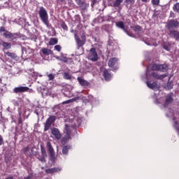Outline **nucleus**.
Segmentation results:
<instances>
[{
    "label": "nucleus",
    "instance_id": "nucleus-16",
    "mask_svg": "<svg viewBox=\"0 0 179 179\" xmlns=\"http://www.w3.org/2000/svg\"><path fill=\"white\" fill-rule=\"evenodd\" d=\"M64 134H66V135L64 137V139L66 141H69V139H71V129L68 124L65 125Z\"/></svg>",
    "mask_w": 179,
    "mask_h": 179
},
{
    "label": "nucleus",
    "instance_id": "nucleus-6",
    "mask_svg": "<svg viewBox=\"0 0 179 179\" xmlns=\"http://www.w3.org/2000/svg\"><path fill=\"white\" fill-rule=\"evenodd\" d=\"M88 59L93 61V62L99 61V55H97V52H96V48H92L90 49Z\"/></svg>",
    "mask_w": 179,
    "mask_h": 179
},
{
    "label": "nucleus",
    "instance_id": "nucleus-13",
    "mask_svg": "<svg viewBox=\"0 0 179 179\" xmlns=\"http://www.w3.org/2000/svg\"><path fill=\"white\" fill-rule=\"evenodd\" d=\"M173 100L174 99H173V94H167L165 97V101L164 102V108H166V107H167V106H169V104H171V103H173Z\"/></svg>",
    "mask_w": 179,
    "mask_h": 179
},
{
    "label": "nucleus",
    "instance_id": "nucleus-1",
    "mask_svg": "<svg viewBox=\"0 0 179 179\" xmlns=\"http://www.w3.org/2000/svg\"><path fill=\"white\" fill-rule=\"evenodd\" d=\"M153 71H159L160 72H167L169 71V66L166 64L148 65L147 66L145 76L147 80L152 79V78H159V76L156 74Z\"/></svg>",
    "mask_w": 179,
    "mask_h": 179
},
{
    "label": "nucleus",
    "instance_id": "nucleus-20",
    "mask_svg": "<svg viewBox=\"0 0 179 179\" xmlns=\"http://www.w3.org/2000/svg\"><path fill=\"white\" fill-rule=\"evenodd\" d=\"M77 80L80 83V86H89V85H90L89 81L83 79L82 77H78Z\"/></svg>",
    "mask_w": 179,
    "mask_h": 179
},
{
    "label": "nucleus",
    "instance_id": "nucleus-27",
    "mask_svg": "<svg viewBox=\"0 0 179 179\" xmlns=\"http://www.w3.org/2000/svg\"><path fill=\"white\" fill-rule=\"evenodd\" d=\"M115 24L119 29H122V30H125V25L124 24V22L119 21L115 22Z\"/></svg>",
    "mask_w": 179,
    "mask_h": 179
},
{
    "label": "nucleus",
    "instance_id": "nucleus-34",
    "mask_svg": "<svg viewBox=\"0 0 179 179\" xmlns=\"http://www.w3.org/2000/svg\"><path fill=\"white\" fill-rule=\"evenodd\" d=\"M76 101V98L71 99L64 101L63 104H69V103H73V101Z\"/></svg>",
    "mask_w": 179,
    "mask_h": 179
},
{
    "label": "nucleus",
    "instance_id": "nucleus-7",
    "mask_svg": "<svg viewBox=\"0 0 179 179\" xmlns=\"http://www.w3.org/2000/svg\"><path fill=\"white\" fill-rule=\"evenodd\" d=\"M108 66L113 68V71H117V69H118V58H111L108 62Z\"/></svg>",
    "mask_w": 179,
    "mask_h": 179
},
{
    "label": "nucleus",
    "instance_id": "nucleus-52",
    "mask_svg": "<svg viewBox=\"0 0 179 179\" xmlns=\"http://www.w3.org/2000/svg\"><path fill=\"white\" fill-rule=\"evenodd\" d=\"M80 122H82V121H81V120H79V121H78V123H77L76 125H80Z\"/></svg>",
    "mask_w": 179,
    "mask_h": 179
},
{
    "label": "nucleus",
    "instance_id": "nucleus-48",
    "mask_svg": "<svg viewBox=\"0 0 179 179\" xmlns=\"http://www.w3.org/2000/svg\"><path fill=\"white\" fill-rule=\"evenodd\" d=\"M22 122H23V119L20 116L18 118V124H22Z\"/></svg>",
    "mask_w": 179,
    "mask_h": 179
},
{
    "label": "nucleus",
    "instance_id": "nucleus-59",
    "mask_svg": "<svg viewBox=\"0 0 179 179\" xmlns=\"http://www.w3.org/2000/svg\"><path fill=\"white\" fill-rule=\"evenodd\" d=\"M39 76H41V75H40Z\"/></svg>",
    "mask_w": 179,
    "mask_h": 179
},
{
    "label": "nucleus",
    "instance_id": "nucleus-42",
    "mask_svg": "<svg viewBox=\"0 0 179 179\" xmlns=\"http://www.w3.org/2000/svg\"><path fill=\"white\" fill-rule=\"evenodd\" d=\"M5 143L3 142V137L0 135V146H2Z\"/></svg>",
    "mask_w": 179,
    "mask_h": 179
},
{
    "label": "nucleus",
    "instance_id": "nucleus-36",
    "mask_svg": "<svg viewBox=\"0 0 179 179\" xmlns=\"http://www.w3.org/2000/svg\"><path fill=\"white\" fill-rule=\"evenodd\" d=\"M174 12H179V3H177L173 6Z\"/></svg>",
    "mask_w": 179,
    "mask_h": 179
},
{
    "label": "nucleus",
    "instance_id": "nucleus-51",
    "mask_svg": "<svg viewBox=\"0 0 179 179\" xmlns=\"http://www.w3.org/2000/svg\"><path fill=\"white\" fill-rule=\"evenodd\" d=\"M62 29H64V30H68V26H66V24H63Z\"/></svg>",
    "mask_w": 179,
    "mask_h": 179
},
{
    "label": "nucleus",
    "instance_id": "nucleus-43",
    "mask_svg": "<svg viewBox=\"0 0 179 179\" xmlns=\"http://www.w3.org/2000/svg\"><path fill=\"white\" fill-rule=\"evenodd\" d=\"M26 152H29V147H25L22 149L23 153H26Z\"/></svg>",
    "mask_w": 179,
    "mask_h": 179
},
{
    "label": "nucleus",
    "instance_id": "nucleus-41",
    "mask_svg": "<svg viewBox=\"0 0 179 179\" xmlns=\"http://www.w3.org/2000/svg\"><path fill=\"white\" fill-rule=\"evenodd\" d=\"M163 100H164L163 98H160L159 99H157V101H156L157 104H162V103H163Z\"/></svg>",
    "mask_w": 179,
    "mask_h": 179
},
{
    "label": "nucleus",
    "instance_id": "nucleus-26",
    "mask_svg": "<svg viewBox=\"0 0 179 179\" xmlns=\"http://www.w3.org/2000/svg\"><path fill=\"white\" fill-rule=\"evenodd\" d=\"M124 2V0H115L113 1V8H120L121 3Z\"/></svg>",
    "mask_w": 179,
    "mask_h": 179
},
{
    "label": "nucleus",
    "instance_id": "nucleus-4",
    "mask_svg": "<svg viewBox=\"0 0 179 179\" xmlns=\"http://www.w3.org/2000/svg\"><path fill=\"white\" fill-rule=\"evenodd\" d=\"M179 22L177 20H169L166 22L165 27L168 30H173V29H178Z\"/></svg>",
    "mask_w": 179,
    "mask_h": 179
},
{
    "label": "nucleus",
    "instance_id": "nucleus-44",
    "mask_svg": "<svg viewBox=\"0 0 179 179\" xmlns=\"http://www.w3.org/2000/svg\"><path fill=\"white\" fill-rule=\"evenodd\" d=\"M23 22H24V18H20L19 19V22H18V24H23Z\"/></svg>",
    "mask_w": 179,
    "mask_h": 179
},
{
    "label": "nucleus",
    "instance_id": "nucleus-57",
    "mask_svg": "<svg viewBox=\"0 0 179 179\" xmlns=\"http://www.w3.org/2000/svg\"><path fill=\"white\" fill-rule=\"evenodd\" d=\"M59 57H57V59H59Z\"/></svg>",
    "mask_w": 179,
    "mask_h": 179
},
{
    "label": "nucleus",
    "instance_id": "nucleus-38",
    "mask_svg": "<svg viewBox=\"0 0 179 179\" xmlns=\"http://www.w3.org/2000/svg\"><path fill=\"white\" fill-rule=\"evenodd\" d=\"M55 50L56 51H58V52H60L61 50H62V48L61 45H56L55 46Z\"/></svg>",
    "mask_w": 179,
    "mask_h": 179
},
{
    "label": "nucleus",
    "instance_id": "nucleus-19",
    "mask_svg": "<svg viewBox=\"0 0 179 179\" xmlns=\"http://www.w3.org/2000/svg\"><path fill=\"white\" fill-rule=\"evenodd\" d=\"M176 112L173 110V109H168V111L166 113V116L169 118H172L173 121H176Z\"/></svg>",
    "mask_w": 179,
    "mask_h": 179
},
{
    "label": "nucleus",
    "instance_id": "nucleus-30",
    "mask_svg": "<svg viewBox=\"0 0 179 179\" xmlns=\"http://www.w3.org/2000/svg\"><path fill=\"white\" fill-rule=\"evenodd\" d=\"M55 44H58V39L51 38L49 41V45H55Z\"/></svg>",
    "mask_w": 179,
    "mask_h": 179
},
{
    "label": "nucleus",
    "instance_id": "nucleus-53",
    "mask_svg": "<svg viewBox=\"0 0 179 179\" xmlns=\"http://www.w3.org/2000/svg\"><path fill=\"white\" fill-rule=\"evenodd\" d=\"M6 179H13V177L10 176V177H8V178H6Z\"/></svg>",
    "mask_w": 179,
    "mask_h": 179
},
{
    "label": "nucleus",
    "instance_id": "nucleus-25",
    "mask_svg": "<svg viewBox=\"0 0 179 179\" xmlns=\"http://www.w3.org/2000/svg\"><path fill=\"white\" fill-rule=\"evenodd\" d=\"M6 92V84L0 83V94H3Z\"/></svg>",
    "mask_w": 179,
    "mask_h": 179
},
{
    "label": "nucleus",
    "instance_id": "nucleus-56",
    "mask_svg": "<svg viewBox=\"0 0 179 179\" xmlns=\"http://www.w3.org/2000/svg\"><path fill=\"white\" fill-rule=\"evenodd\" d=\"M36 76H38V73H36Z\"/></svg>",
    "mask_w": 179,
    "mask_h": 179
},
{
    "label": "nucleus",
    "instance_id": "nucleus-11",
    "mask_svg": "<svg viewBox=\"0 0 179 179\" xmlns=\"http://www.w3.org/2000/svg\"><path fill=\"white\" fill-rule=\"evenodd\" d=\"M41 94L43 97H47L48 96L54 97V93H52V90L51 89H48V87H43V89L41 90Z\"/></svg>",
    "mask_w": 179,
    "mask_h": 179
},
{
    "label": "nucleus",
    "instance_id": "nucleus-9",
    "mask_svg": "<svg viewBox=\"0 0 179 179\" xmlns=\"http://www.w3.org/2000/svg\"><path fill=\"white\" fill-rule=\"evenodd\" d=\"M3 37H5V38H8V40H15V38H17V33H12L9 31H6L5 33H3Z\"/></svg>",
    "mask_w": 179,
    "mask_h": 179
},
{
    "label": "nucleus",
    "instance_id": "nucleus-47",
    "mask_svg": "<svg viewBox=\"0 0 179 179\" xmlns=\"http://www.w3.org/2000/svg\"><path fill=\"white\" fill-rule=\"evenodd\" d=\"M166 77H167V74H164L160 76L159 78V79H164V78H166Z\"/></svg>",
    "mask_w": 179,
    "mask_h": 179
},
{
    "label": "nucleus",
    "instance_id": "nucleus-33",
    "mask_svg": "<svg viewBox=\"0 0 179 179\" xmlns=\"http://www.w3.org/2000/svg\"><path fill=\"white\" fill-rule=\"evenodd\" d=\"M164 87L166 90H171L173 88V82H168L167 85Z\"/></svg>",
    "mask_w": 179,
    "mask_h": 179
},
{
    "label": "nucleus",
    "instance_id": "nucleus-45",
    "mask_svg": "<svg viewBox=\"0 0 179 179\" xmlns=\"http://www.w3.org/2000/svg\"><path fill=\"white\" fill-rule=\"evenodd\" d=\"M148 45H154V47H157V43H147Z\"/></svg>",
    "mask_w": 179,
    "mask_h": 179
},
{
    "label": "nucleus",
    "instance_id": "nucleus-12",
    "mask_svg": "<svg viewBox=\"0 0 179 179\" xmlns=\"http://www.w3.org/2000/svg\"><path fill=\"white\" fill-rule=\"evenodd\" d=\"M50 131L52 135L55 136V139H57V141H59V139H61L62 136L61 135V133L59 132V130L58 129L52 127L50 129Z\"/></svg>",
    "mask_w": 179,
    "mask_h": 179
},
{
    "label": "nucleus",
    "instance_id": "nucleus-8",
    "mask_svg": "<svg viewBox=\"0 0 179 179\" xmlns=\"http://www.w3.org/2000/svg\"><path fill=\"white\" fill-rule=\"evenodd\" d=\"M55 120H57V117L55 116H50L47 120L45 124V129L44 131H48L50 129V127L54 122H55Z\"/></svg>",
    "mask_w": 179,
    "mask_h": 179
},
{
    "label": "nucleus",
    "instance_id": "nucleus-23",
    "mask_svg": "<svg viewBox=\"0 0 179 179\" xmlns=\"http://www.w3.org/2000/svg\"><path fill=\"white\" fill-rule=\"evenodd\" d=\"M103 78L105 80L108 81V80H111L113 76H111L110 72H108V70L105 69L103 71Z\"/></svg>",
    "mask_w": 179,
    "mask_h": 179
},
{
    "label": "nucleus",
    "instance_id": "nucleus-32",
    "mask_svg": "<svg viewBox=\"0 0 179 179\" xmlns=\"http://www.w3.org/2000/svg\"><path fill=\"white\" fill-rule=\"evenodd\" d=\"M134 31H136V33H137V34L140 35L141 33H142V27H141V26H139V25H136L134 27Z\"/></svg>",
    "mask_w": 179,
    "mask_h": 179
},
{
    "label": "nucleus",
    "instance_id": "nucleus-28",
    "mask_svg": "<svg viewBox=\"0 0 179 179\" xmlns=\"http://www.w3.org/2000/svg\"><path fill=\"white\" fill-rule=\"evenodd\" d=\"M63 78H64V79H66V80H71V79H72V74H71L68 72H64L63 73Z\"/></svg>",
    "mask_w": 179,
    "mask_h": 179
},
{
    "label": "nucleus",
    "instance_id": "nucleus-49",
    "mask_svg": "<svg viewBox=\"0 0 179 179\" xmlns=\"http://www.w3.org/2000/svg\"><path fill=\"white\" fill-rule=\"evenodd\" d=\"M132 2H134V0H126V3H127V5H129V3H132Z\"/></svg>",
    "mask_w": 179,
    "mask_h": 179
},
{
    "label": "nucleus",
    "instance_id": "nucleus-29",
    "mask_svg": "<svg viewBox=\"0 0 179 179\" xmlns=\"http://www.w3.org/2000/svg\"><path fill=\"white\" fill-rule=\"evenodd\" d=\"M70 149H71V145H64L62 149V154L66 156Z\"/></svg>",
    "mask_w": 179,
    "mask_h": 179
},
{
    "label": "nucleus",
    "instance_id": "nucleus-22",
    "mask_svg": "<svg viewBox=\"0 0 179 179\" xmlns=\"http://www.w3.org/2000/svg\"><path fill=\"white\" fill-rule=\"evenodd\" d=\"M145 83L149 89H152V90H158L157 83H156L155 82L150 83L149 81H146Z\"/></svg>",
    "mask_w": 179,
    "mask_h": 179
},
{
    "label": "nucleus",
    "instance_id": "nucleus-37",
    "mask_svg": "<svg viewBox=\"0 0 179 179\" xmlns=\"http://www.w3.org/2000/svg\"><path fill=\"white\" fill-rule=\"evenodd\" d=\"M48 80H54L55 78V75L50 73V74H48Z\"/></svg>",
    "mask_w": 179,
    "mask_h": 179
},
{
    "label": "nucleus",
    "instance_id": "nucleus-15",
    "mask_svg": "<svg viewBox=\"0 0 179 179\" xmlns=\"http://www.w3.org/2000/svg\"><path fill=\"white\" fill-rule=\"evenodd\" d=\"M45 157H47V152L44 148L41 147V156L38 157V159L39 162L42 163H45Z\"/></svg>",
    "mask_w": 179,
    "mask_h": 179
},
{
    "label": "nucleus",
    "instance_id": "nucleus-21",
    "mask_svg": "<svg viewBox=\"0 0 179 179\" xmlns=\"http://www.w3.org/2000/svg\"><path fill=\"white\" fill-rule=\"evenodd\" d=\"M0 45H2L3 50H10L12 48V44L10 43L3 41L0 42Z\"/></svg>",
    "mask_w": 179,
    "mask_h": 179
},
{
    "label": "nucleus",
    "instance_id": "nucleus-2",
    "mask_svg": "<svg viewBox=\"0 0 179 179\" xmlns=\"http://www.w3.org/2000/svg\"><path fill=\"white\" fill-rule=\"evenodd\" d=\"M38 13L41 22L46 26V27H50V21L48 20V13L47 12V10L41 6L39 8Z\"/></svg>",
    "mask_w": 179,
    "mask_h": 179
},
{
    "label": "nucleus",
    "instance_id": "nucleus-3",
    "mask_svg": "<svg viewBox=\"0 0 179 179\" xmlns=\"http://www.w3.org/2000/svg\"><path fill=\"white\" fill-rule=\"evenodd\" d=\"M74 38L78 49L86 44V33L85 32H83L80 36L76 34L74 35Z\"/></svg>",
    "mask_w": 179,
    "mask_h": 179
},
{
    "label": "nucleus",
    "instance_id": "nucleus-50",
    "mask_svg": "<svg viewBox=\"0 0 179 179\" xmlns=\"http://www.w3.org/2000/svg\"><path fill=\"white\" fill-rule=\"evenodd\" d=\"M96 4V0H92V3H91V6H94V5Z\"/></svg>",
    "mask_w": 179,
    "mask_h": 179
},
{
    "label": "nucleus",
    "instance_id": "nucleus-14",
    "mask_svg": "<svg viewBox=\"0 0 179 179\" xmlns=\"http://www.w3.org/2000/svg\"><path fill=\"white\" fill-rule=\"evenodd\" d=\"M30 88L29 87H16L13 89L14 93H24V92H29Z\"/></svg>",
    "mask_w": 179,
    "mask_h": 179
},
{
    "label": "nucleus",
    "instance_id": "nucleus-40",
    "mask_svg": "<svg viewBox=\"0 0 179 179\" xmlns=\"http://www.w3.org/2000/svg\"><path fill=\"white\" fill-rule=\"evenodd\" d=\"M6 29H5V27H0V33H6Z\"/></svg>",
    "mask_w": 179,
    "mask_h": 179
},
{
    "label": "nucleus",
    "instance_id": "nucleus-24",
    "mask_svg": "<svg viewBox=\"0 0 179 179\" xmlns=\"http://www.w3.org/2000/svg\"><path fill=\"white\" fill-rule=\"evenodd\" d=\"M42 54H43L44 55H51V54H52V52L51 51V50L47 48H43L41 50Z\"/></svg>",
    "mask_w": 179,
    "mask_h": 179
},
{
    "label": "nucleus",
    "instance_id": "nucleus-39",
    "mask_svg": "<svg viewBox=\"0 0 179 179\" xmlns=\"http://www.w3.org/2000/svg\"><path fill=\"white\" fill-rule=\"evenodd\" d=\"M108 6H112L113 8H114V1H113V0H108Z\"/></svg>",
    "mask_w": 179,
    "mask_h": 179
},
{
    "label": "nucleus",
    "instance_id": "nucleus-18",
    "mask_svg": "<svg viewBox=\"0 0 179 179\" xmlns=\"http://www.w3.org/2000/svg\"><path fill=\"white\" fill-rule=\"evenodd\" d=\"M5 55H7V57H9L11 59H14V61L19 60V57H17V55L15 52H5Z\"/></svg>",
    "mask_w": 179,
    "mask_h": 179
},
{
    "label": "nucleus",
    "instance_id": "nucleus-17",
    "mask_svg": "<svg viewBox=\"0 0 179 179\" xmlns=\"http://www.w3.org/2000/svg\"><path fill=\"white\" fill-rule=\"evenodd\" d=\"M169 36L172 37V38H175L177 41H179V31L177 30H171L169 33Z\"/></svg>",
    "mask_w": 179,
    "mask_h": 179
},
{
    "label": "nucleus",
    "instance_id": "nucleus-31",
    "mask_svg": "<svg viewBox=\"0 0 179 179\" xmlns=\"http://www.w3.org/2000/svg\"><path fill=\"white\" fill-rule=\"evenodd\" d=\"M62 169L61 168H52L50 169H48V173H58V171H61Z\"/></svg>",
    "mask_w": 179,
    "mask_h": 179
},
{
    "label": "nucleus",
    "instance_id": "nucleus-46",
    "mask_svg": "<svg viewBox=\"0 0 179 179\" xmlns=\"http://www.w3.org/2000/svg\"><path fill=\"white\" fill-rule=\"evenodd\" d=\"M164 50H166V51H170V47H169L166 45H164Z\"/></svg>",
    "mask_w": 179,
    "mask_h": 179
},
{
    "label": "nucleus",
    "instance_id": "nucleus-60",
    "mask_svg": "<svg viewBox=\"0 0 179 179\" xmlns=\"http://www.w3.org/2000/svg\"><path fill=\"white\" fill-rule=\"evenodd\" d=\"M60 1H62V0H60Z\"/></svg>",
    "mask_w": 179,
    "mask_h": 179
},
{
    "label": "nucleus",
    "instance_id": "nucleus-58",
    "mask_svg": "<svg viewBox=\"0 0 179 179\" xmlns=\"http://www.w3.org/2000/svg\"><path fill=\"white\" fill-rule=\"evenodd\" d=\"M90 97H93L92 96H90Z\"/></svg>",
    "mask_w": 179,
    "mask_h": 179
},
{
    "label": "nucleus",
    "instance_id": "nucleus-35",
    "mask_svg": "<svg viewBox=\"0 0 179 179\" xmlns=\"http://www.w3.org/2000/svg\"><path fill=\"white\" fill-rule=\"evenodd\" d=\"M152 5L157 6L160 3V0H151Z\"/></svg>",
    "mask_w": 179,
    "mask_h": 179
},
{
    "label": "nucleus",
    "instance_id": "nucleus-54",
    "mask_svg": "<svg viewBox=\"0 0 179 179\" xmlns=\"http://www.w3.org/2000/svg\"><path fill=\"white\" fill-rule=\"evenodd\" d=\"M142 2H148V0H141Z\"/></svg>",
    "mask_w": 179,
    "mask_h": 179
},
{
    "label": "nucleus",
    "instance_id": "nucleus-5",
    "mask_svg": "<svg viewBox=\"0 0 179 179\" xmlns=\"http://www.w3.org/2000/svg\"><path fill=\"white\" fill-rule=\"evenodd\" d=\"M77 5H78L80 8L82 15L85 17V12H87V8H89V3L82 1V0L76 1Z\"/></svg>",
    "mask_w": 179,
    "mask_h": 179
},
{
    "label": "nucleus",
    "instance_id": "nucleus-55",
    "mask_svg": "<svg viewBox=\"0 0 179 179\" xmlns=\"http://www.w3.org/2000/svg\"><path fill=\"white\" fill-rule=\"evenodd\" d=\"M24 51H26L24 49H22V54H24Z\"/></svg>",
    "mask_w": 179,
    "mask_h": 179
},
{
    "label": "nucleus",
    "instance_id": "nucleus-10",
    "mask_svg": "<svg viewBox=\"0 0 179 179\" xmlns=\"http://www.w3.org/2000/svg\"><path fill=\"white\" fill-rule=\"evenodd\" d=\"M47 148L50 153V159L52 162H54V160H55V152H54V148H52L50 142L47 143Z\"/></svg>",
    "mask_w": 179,
    "mask_h": 179
}]
</instances>
